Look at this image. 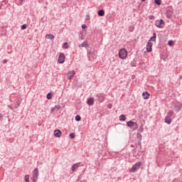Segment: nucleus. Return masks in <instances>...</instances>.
<instances>
[{"instance_id":"9b49d317","label":"nucleus","mask_w":182,"mask_h":182,"mask_svg":"<svg viewBox=\"0 0 182 182\" xmlns=\"http://www.w3.org/2000/svg\"><path fill=\"white\" fill-rule=\"evenodd\" d=\"M142 96H143V97H144L145 100H147V99L149 98L150 94H149V92H144V93L142 94Z\"/></svg>"},{"instance_id":"7c9ffc66","label":"nucleus","mask_w":182,"mask_h":182,"mask_svg":"<svg viewBox=\"0 0 182 182\" xmlns=\"http://www.w3.org/2000/svg\"><path fill=\"white\" fill-rule=\"evenodd\" d=\"M82 28H87V26H86L85 24H83V25L82 26Z\"/></svg>"},{"instance_id":"a211bd4d","label":"nucleus","mask_w":182,"mask_h":182,"mask_svg":"<svg viewBox=\"0 0 182 182\" xmlns=\"http://www.w3.org/2000/svg\"><path fill=\"white\" fill-rule=\"evenodd\" d=\"M98 15H99L100 16H103L105 15V11H104L103 10L99 11Z\"/></svg>"},{"instance_id":"bb28decb","label":"nucleus","mask_w":182,"mask_h":182,"mask_svg":"<svg viewBox=\"0 0 182 182\" xmlns=\"http://www.w3.org/2000/svg\"><path fill=\"white\" fill-rule=\"evenodd\" d=\"M27 28V25L26 24H24V25H23L22 26H21V29L22 30H24V29H26Z\"/></svg>"},{"instance_id":"1a4fd4ad","label":"nucleus","mask_w":182,"mask_h":182,"mask_svg":"<svg viewBox=\"0 0 182 182\" xmlns=\"http://www.w3.org/2000/svg\"><path fill=\"white\" fill-rule=\"evenodd\" d=\"M127 126L129 127H134V126H136V123L133 121H129L127 122Z\"/></svg>"},{"instance_id":"f3484780","label":"nucleus","mask_w":182,"mask_h":182,"mask_svg":"<svg viewBox=\"0 0 182 182\" xmlns=\"http://www.w3.org/2000/svg\"><path fill=\"white\" fill-rule=\"evenodd\" d=\"M119 120L121 121V122H124V120H126V117H125V115H121L120 117H119Z\"/></svg>"},{"instance_id":"b1692460","label":"nucleus","mask_w":182,"mask_h":182,"mask_svg":"<svg viewBox=\"0 0 182 182\" xmlns=\"http://www.w3.org/2000/svg\"><path fill=\"white\" fill-rule=\"evenodd\" d=\"M52 98V95H51V93H48V95H47V99L48 100H50Z\"/></svg>"},{"instance_id":"2eb2a0df","label":"nucleus","mask_w":182,"mask_h":182,"mask_svg":"<svg viewBox=\"0 0 182 182\" xmlns=\"http://www.w3.org/2000/svg\"><path fill=\"white\" fill-rule=\"evenodd\" d=\"M173 15V11L171 10H168V11H166V17L168 18H171Z\"/></svg>"},{"instance_id":"5701e85b","label":"nucleus","mask_w":182,"mask_h":182,"mask_svg":"<svg viewBox=\"0 0 182 182\" xmlns=\"http://www.w3.org/2000/svg\"><path fill=\"white\" fill-rule=\"evenodd\" d=\"M69 136L70 137V139H75V133H71L70 134Z\"/></svg>"},{"instance_id":"7ed1b4c3","label":"nucleus","mask_w":182,"mask_h":182,"mask_svg":"<svg viewBox=\"0 0 182 182\" xmlns=\"http://www.w3.org/2000/svg\"><path fill=\"white\" fill-rule=\"evenodd\" d=\"M155 25L158 28H163L164 26H165V22H164V21L163 19L157 20L155 22Z\"/></svg>"},{"instance_id":"c85d7f7f","label":"nucleus","mask_w":182,"mask_h":182,"mask_svg":"<svg viewBox=\"0 0 182 182\" xmlns=\"http://www.w3.org/2000/svg\"><path fill=\"white\" fill-rule=\"evenodd\" d=\"M63 46H64L65 48H68L69 47L68 43H65L63 44Z\"/></svg>"},{"instance_id":"cd10ccee","label":"nucleus","mask_w":182,"mask_h":182,"mask_svg":"<svg viewBox=\"0 0 182 182\" xmlns=\"http://www.w3.org/2000/svg\"><path fill=\"white\" fill-rule=\"evenodd\" d=\"M54 108H55V109H57V110H60V105H56L55 107H54Z\"/></svg>"},{"instance_id":"4be33fe9","label":"nucleus","mask_w":182,"mask_h":182,"mask_svg":"<svg viewBox=\"0 0 182 182\" xmlns=\"http://www.w3.org/2000/svg\"><path fill=\"white\" fill-rule=\"evenodd\" d=\"M25 181L26 182H29V176L28 175H26L24 177Z\"/></svg>"},{"instance_id":"0eeeda50","label":"nucleus","mask_w":182,"mask_h":182,"mask_svg":"<svg viewBox=\"0 0 182 182\" xmlns=\"http://www.w3.org/2000/svg\"><path fill=\"white\" fill-rule=\"evenodd\" d=\"M75 74V71H70L68 73V79L71 80L74 77Z\"/></svg>"},{"instance_id":"2f4dec72","label":"nucleus","mask_w":182,"mask_h":182,"mask_svg":"<svg viewBox=\"0 0 182 182\" xmlns=\"http://www.w3.org/2000/svg\"><path fill=\"white\" fill-rule=\"evenodd\" d=\"M112 107V105L111 104H109V105H108V108L111 109Z\"/></svg>"},{"instance_id":"20e7f679","label":"nucleus","mask_w":182,"mask_h":182,"mask_svg":"<svg viewBox=\"0 0 182 182\" xmlns=\"http://www.w3.org/2000/svg\"><path fill=\"white\" fill-rule=\"evenodd\" d=\"M141 166V162H137L136 164H135L133 167L131 169V172L132 173H136L137 169L140 168V166Z\"/></svg>"},{"instance_id":"f03ea898","label":"nucleus","mask_w":182,"mask_h":182,"mask_svg":"<svg viewBox=\"0 0 182 182\" xmlns=\"http://www.w3.org/2000/svg\"><path fill=\"white\" fill-rule=\"evenodd\" d=\"M128 55L127 51L125 48H122L119 52V56L122 59H125Z\"/></svg>"},{"instance_id":"4468645a","label":"nucleus","mask_w":182,"mask_h":182,"mask_svg":"<svg viewBox=\"0 0 182 182\" xmlns=\"http://www.w3.org/2000/svg\"><path fill=\"white\" fill-rule=\"evenodd\" d=\"M78 167H79V164H75L72 166V171H73V172H75V171L77 170Z\"/></svg>"},{"instance_id":"39448f33","label":"nucleus","mask_w":182,"mask_h":182,"mask_svg":"<svg viewBox=\"0 0 182 182\" xmlns=\"http://www.w3.org/2000/svg\"><path fill=\"white\" fill-rule=\"evenodd\" d=\"M38 168H35V170L33 171V182H36V181L38 178Z\"/></svg>"},{"instance_id":"a878e982","label":"nucleus","mask_w":182,"mask_h":182,"mask_svg":"<svg viewBox=\"0 0 182 182\" xmlns=\"http://www.w3.org/2000/svg\"><path fill=\"white\" fill-rule=\"evenodd\" d=\"M180 110H181V107H175V112H178Z\"/></svg>"},{"instance_id":"f257e3e1","label":"nucleus","mask_w":182,"mask_h":182,"mask_svg":"<svg viewBox=\"0 0 182 182\" xmlns=\"http://www.w3.org/2000/svg\"><path fill=\"white\" fill-rule=\"evenodd\" d=\"M156 33H154V36L151 38V40L149 41L147 46H146V50L147 52H151L152 51V46H153V43L151 41H156Z\"/></svg>"},{"instance_id":"aec40b11","label":"nucleus","mask_w":182,"mask_h":182,"mask_svg":"<svg viewBox=\"0 0 182 182\" xmlns=\"http://www.w3.org/2000/svg\"><path fill=\"white\" fill-rule=\"evenodd\" d=\"M173 111L168 112V117H171V116H173Z\"/></svg>"},{"instance_id":"dca6fc26","label":"nucleus","mask_w":182,"mask_h":182,"mask_svg":"<svg viewBox=\"0 0 182 182\" xmlns=\"http://www.w3.org/2000/svg\"><path fill=\"white\" fill-rule=\"evenodd\" d=\"M55 38V36H54L53 34H51V33L47 34V35L46 36V38L53 39V38Z\"/></svg>"},{"instance_id":"412c9836","label":"nucleus","mask_w":182,"mask_h":182,"mask_svg":"<svg viewBox=\"0 0 182 182\" xmlns=\"http://www.w3.org/2000/svg\"><path fill=\"white\" fill-rule=\"evenodd\" d=\"M75 120H76V122H80V120H81L80 116V115L76 116Z\"/></svg>"},{"instance_id":"6ab92c4d","label":"nucleus","mask_w":182,"mask_h":182,"mask_svg":"<svg viewBox=\"0 0 182 182\" xmlns=\"http://www.w3.org/2000/svg\"><path fill=\"white\" fill-rule=\"evenodd\" d=\"M154 3H155L156 5L160 6V5L161 4V0H154Z\"/></svg>"},{"instance_id":"423d86ee","label":"nucleus","mask_w":182,"mask_h":182,"mask_svg":"<svg viewBox=\"0 0 182 182\" xmlns=\"http://www.w3.org/2000/svg\"><path fill=\"white\" fill-rule=\"evenodd\" d=\"M65 55L63 53H60V55H59L58 62L60 63H63L65 61Z\"/></svg>"},{"instance_id":"393cba45","label":"nucleus","mask_w":182,"mask_h":182,"mask_svg":"<svg viewBox=\"0 0 182 182\" xmlns=\"http://www.w3.org/2000/svg\"><path fill=\"white\" fill-rule=\"evenodd\" d=\"M173 44V41H168V45H169V46H172Z\"/></svg>"},{"instance_id":"c756f323","label":"nucleus","mask_w":182,"mask_h":182,"mask_svg":"<svg viewBox=\"0 0 182 182\" xmlns=\"http://www.w3.org/2000/svg\"><path fill=\"white\" fill-rule=\"evenodd\" d=\"M54 110H55V107H52L51 108V113H53Z\"/></svg>"},{"instance_id":"ddd939ff","label":"nucleus","mask_w":182,"mask_h":182,"mask_svg":"<svg viewBox=\"0 0 182 182\" xmlns=\"http://www.w3.org/2000/svg\"><path fill=\"white\" fill-rule=\"evenodd\" d=\"M89 46L88 43L86 41H84L82 44L79 45V48L85 47L87 48Z\"/></svg>"},{"instance_id":"473e14b6","label":"nucleus","mask_w":182,"mask_h":182,"mask_svg":"<svg viewBox=\"0 0 182 182\" xmlns=\"http://www.w3.org/2000/svg\"><path fill=\"white\" fill-rule=\"evenodd\" d=\"M146 0H141L142 2L145 1Z\"/></svg>"},{"instance_id":"9d476101","label":"nucleus","mask_w":182,"mask_h":182,"mask_svg":"<svg viewBox=\"0 0 182 182\" xmlns=\"http://www.w3.org/2000/svg\"><path fill=\"white\" fill-rule=\"evenodd\" d=\"M87 103L88 105H94V98L90 97L87 100Z\"/></svg>"},{"instance_id":"6e6552de","label":"nucleus","mask_w":182,"mask_h":182,"mask_svg":"<svg viewBox=\"0 0 182 182\" xmlns=\"http://www.w3.org/2000/svg\"><path fill=\"white\" fill-rule=\"evenodd\" d=\"M61 135L62 132H60V130L56 129L54 131V136H55V137H60Z\"/></svg>"},{"instance_id":"f8f14e48","label":"nucleus","mask_w":182,"mask_h":182,"mask_svg":"<svg viewBox=\"0 0 182 182\" xmlns=\"http://www.w3.org/2000/svg\"><path fill=\"white\" fill-rule=\"evenodd\" d=\"M165 123H166L167 124H170L171 123V117H165Z\"/></svg>"},{"instance_id":"72a5a7b5","label":"nucleus","mask_w":182,"mask_h":182,"mask_svg":"<svg viewBox=\"0 0 182 182\" xmlns=\"http://www.w3.org/2000/svg\"><path fill=\"white\" fill-rule=\"evenodd\" d=\"M19 1H21L22 2V1H23L24 0H19Z\"/></svg>"}]
</instances>
